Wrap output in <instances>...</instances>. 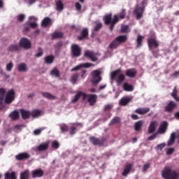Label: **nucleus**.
<instances>
[{
  "label": "nucleus",
  "mask_w": 179,
  "mask_h": 179,
  "mask_svg": "<svg viewBox=\"0 0 179 179\" xmlns=\"http://www.w3.org/2000/svg\"><path fill=\"white\" fill-rule=\"evenodd\" d=\"M125 16H127V10H125V8H122L118 15H115L113 16V13H109L103 16V20L106 26H109L110 31H113L114 30V27H115V24L120 22V19L122 20Z\"/></svg>",
  "instance_id": "obj_1"
},
{
  "label": "nucleus",
  "mask_w": 179,
  "mask_h": 179,
  "mask_svg": "<svg viewBox=\"0 0 179 179\" xmlns=\"http://www.w3.org/2000/svg\"><path fill=\"white\" fill-rule=\"evenodd\" d=\"M128 36L127 35H120L117 36L109 45L110 50H115L118 48L121 44L127 43Z\"/></svg>",
  "instance_id": "obj_2"
},
{
  "label": "nucleus",
  "mask_w": 179,
  "mask_h": 179,
  "mask_svg": "<svg viewBox=\"0 0 179 179\" xmlns=\"http://www.w3.org/2000/svg\"><path fill=\"white\" fill-rule=\"evenodd\" d=\"M162 177L164 179H178L179 174L171 168L166 166L162 171Z\"/></svg>",
  "instance_id": "obj_3"
},
{
  "label": "nucleus",
  "mask_w": 179,
  "mask_h": 179,
  "mask_svg": "<svg viewBox=\"0 0 179 179\" xmlns=\"http://www.w3.org/2000/svg\"><path fill=\"white\" fill-rule=\"evenodd\" d=\"M122 72L120 69H118L110 73L111 80H116V83L120 85L125 80V75L121 73Z\"/></svg>",
  "instance_id": "obj_4"
},
{
  "label": "nucleus",
  "mask_w": 179,
  "mask_h": 179,
  "mask_svg": "<svg viewBox=\"0 0 179 179\" xmlns=\"http://www.w3.org/2000/svg\"><path fill=\"white\" fill-rule=\"evenodd\" d=\"M141 5L143 7L137 5L133 11L134 15H136V19L137 20H141L143 17V13L145 12V1H141Z\"/></svg>",
  "instance_id": "obj_5"
},
{
  "label": "nucleus",
  "mask_w": 179,
  "mask_h": 179,
  "mask_svg": "<svg viewBox=\"0 0 179 179\" xmlns=\"http://www.w3.org/2000/svg\"><path fill=\"white\" fill-rule=\"evenodd\" d=\"M90 141L91 143L94 144V146H104V143L107 142V138L106 137L97 138L94 136L90 137Z\"/></svg>",
  "instance_id": "obj_6"
},
{
  "label": "nucleus",
  "mask_w": 179,
  "mask_h": 179,
  "mask_svg": "<svg viewBox=\"0 0 179 179\" xmlns=\"http://www.w3.org/2000/svg\"><path fill=\"white\" fill-rule=\"evenodd\" d=\"M71 52L73 58H78L82 55V48L78 44H73L71 46Z\"/></svg>",
  "instance_id": "obj_7"
},
{
  "label": "nucleus",
  "mask_w": 179,
  "mask_h": 179,
  "mask_svg": "<svg viewBox=\"0 0 179 179\" xmlns=\"http://www.w3.org/2000/svg\"><path fill=\"white\" fill-rule=\"evenodd\" d=\"M97 55L100 57V53H96L92 50H86L84 52V56L86 57L87 58H90V59H91L92 62H96L99 61V58H97Z\"/></svg>",
  "instance_id": "obj_8"
},
{
  "label": "nucleus",
  "mask_w": 179,
  "mask_h": 179,
  "mask_svg": "<svg viewBox=\"0 0 179 179\" xmlns=\"http://www.w3.org/2000/svg\"><path fill=\"white\" fill-rule=\"evenodd\" d=\"M20 47L24 50H30L31 48V42L27 38H22L19 42Z\"/></svg>",
  "instance_id": "obj_9"
},
{
  "label": "nucleus",
  "mask_w": 179,
  "mask_h": 179,
  "mask_svg": "<svg viewBox=\"0 0 179 179\" xmlns=\"http://www.w3.org/2000/svg\"><path fill=\"white\" fill-rule=\"evenodd\" d=\"M92 82L94 85H96L97 83H99L100 81L101 80V72L99 70H94L92 73Z\"/></svg>",
  "instance_id": "obj_10"
},
{
  "label": "nucleus",
  "mask_w": 179,
  "mask_h": 179,
  "mask_svg": "<svg viewBox=\"0 0 179 179\" xmlns=\"http://www.w3.org/2000/svg\"><path fill=\"white\" fill-rule=\"evenodd\" d=\"M15 90L12 89L8 91L5 98V103L6 104H10V103L15 100Z\"/></svg>",
  "instance_id": "obj_11"
},
{
  "label": "nucleus",
  "mask_w": 179,
  "mask_h": 179,
  "mask_svg": "<svg viewBox=\"0 0 179 179\" xmlns=\"http://www.w3.org/2000/svg\"><path fill=\"white\" fill-rule=\"evenodd\" d=\"M177 108V103L174 101H170L167 106H165V111L166 113H173Z\"/></svg>",
  "instance_id": "obj_12"
},
{
  "label": "nucleus",
  "mask_w": 179,
  "mask_h": 179,
  "mask_svg": "<svg viewBox=\"0 0 179 179\" xmlns=\"http://www.w3.org/2000/svg\"><path fill=\"white\" fill-rule=\"evenodd\" d=\"M90 66H94V64L92 63H83L80 64L76 67H73V69H71V72H75L76 71H79V69H82V68H90Z\"/></svg>",
  "instance_id": "obj_13"
},
{
  "label": "nucleus",
  "mask_w": 179,
  "mask_h": 179,
  "mask_svg": "<svg viewBox=\"0 0 179 179\" xmlns=\"http://www.w3.org/2000/svg\"><path fill=\"white\" fill-rule=\"evenodd\" d=\"M148 45V48L150 50H152L153 47L155 48H157L159 47V42L156 40L155 38H149L147 41Z\"/></svg>",
  "instance_id": "obj_14"
},
{
  "label": "nucleus",
  "mask_w": 179,
  "mask_h": 179,
  "mask_svg": "<svg viewBox=\"0 0 179 179\" xmlns=\"http://www.w3.org/2000/svg\"><path fill=\"white\" fill-rule=\"evenodd\" d=\"M15 159L20 162H22V160H28V159H30V154L27 152L19 153L15 156Z\"/></svg>",
  "instance_id": "obj_15"
},
{
  "label": "nucleus",
  "mask_w": 179,
  "mask_h": 179,
  "mask_svg": "<svg viewBox=\"0 0 179 179\" xmlns=\"http://www.w3.org/2000/svg\"><path fill=\"white\" fill-rule=\"evenodd\" d=\"M32 178H41L44 176V171L42 169H38L32 171Z\"/></svg>",
  "instance_id": "obj_16"
},
{
  "label": "nucleus",
  "mask_w": 179,
  "mask_h": 179,
  "mask_svg": "<svg viewBox=\"0 0 179 179\" xmlns=\"http://www.w3.org/2000/svg\"><path fill=\"white\" fill-rule=\"evenodd\" d=\"M87 101L90 103V106H94V104L97 103V96L92 94H88Z\"/></svg>",
  "instance_id": "obj_17"
},
{
  "label": "nucleus",
  "mask_w": 179,
  "mask_h": 179,
  "mask_svg": "<svg viewBox=\"0 0 179 179\" xmlns=\"http://www.w3.org/2000/svg\"><path fill=\"white\" fill-rule=\"evenodd\" d=\"M71 125H73V127H70V135H75V134H76V128L79 127L82 128L83 127V125L82 124V123H79V122H76V123H73L71 124Z\"/></svg>",
  "instance_id": "obj_18"
},
{
  "label": "nucleus",
  "mask_w": 179,
  "mask_h": 179,
  "mask_svg": "<svg viewBox=\"0 0 179 179\" xmlns=\"http://www.w3.org/2000/svg\"><path fill=\"white\" fill-rule=\"evenodd\" d=\"M48 148H50V143H41L37 148L38 152H45V150H48Z\"/></svg>",
  "instance_id": "obj_19"
},
{
  "label": "nucleus",
  "mask_w": 179,
  "mask_h": 179,
  "mask_svg": "<svg viewBox=\"0 0 179 179\" xmlns=\"http://www.w3.org/2000/svg\"><path fill=\"white\" fill-rule=\"evenodd\" d=\"M21 50L22 48L17 44H12L8 47V51L10 52H19Z\"/></svg>",
  "instance_id": "obj_20"
},
{
  "label": "nucleus",
  "mask_w": 179,
  "mask_h": 179,
  "mask_svg": "<svg viewBox=\"0 0 179 179\" xmlns=\"http://www.w3.org/2000/svg\"><path fill=\"white\" fill-rule=\"evenodd\" d=\"M169 127V123L167 121H164L159 126L158 129L159 134H166V131H167V127Z\"/></svg>",
  "instance_id": "obj_21"
},
{
  "label": "nucleus",
  "mask_w": 179,
  "mask_h": 179,
  "mask_svg": "<svg viewBox=\"0 0 179 179\" xmlns=\"http://www.w3.org/2000/svg\"><path fill=\"white\" fill-rule=\"evenodd\" d=\"M132 101V98L129 97V96H126V97H122L120 101H119V104L120 106H128V104H129V103H131V101Z\"/></svg>",
  "instance_id": "obj_22"
},
{
  "label": "nucleus",
  "mask_w": 179,
  "mask_h": 179,
  "mask_svg": "<svg viewBox=\"0 0 179 179\" xmlns=\"http://www.w3.org/2000/svg\"><path fill=\"white\" fill-rule=\"evenodd\" d=\"M157 127V121H152L148 127V134H153L156 131V127Z\"/></svg>",
  "instance_id": "obj_23"
},
{
  "label": "nucleus",
  "mask_w": 179,
  "mask_h": 179,
  "mask_svg": "<svg viewBox=\"0 0 179 179\" xmlns=\"http://www.w3.org/2000/svg\"><path fill=\"white\" fill-rule=\"evenodd\" d=\"M48 26H52V21L50 17H45L43 18L41 22L42 27H48Z\"/></svg>",
  "instance_id": "obj_24"
},
{
  "label": "nucleus",
  "mask_w": 179,
  "mask_h": 179,
  "mask_svg": "<svg viewBox=\"0 0 179 179\" xmlns=\"http://www.w3.org/2000/svg\"><path fill=\"white\" fill-rule=\"evenodd\" d=\"M125 73L126 76H128V78H135L138 73V71L136 69H129L126 71Z\"/></svg>",
  "instance_id": "obj_25"
},
{
  "label": "nucleus",
  "mask_w": 179,
  "mask_h": 179,
  "mask_svg": "<svg viewBox=\"0 0 179 179\" xmlns=\"http://www.w3.org/2000/svg\"><path fill=\"white\" fill-rule=\"evenodd\" d=\"M89 37V29L87 28H85L81 31V36L78 37V40L79 41H82V40H85V38H87Z\"/></svg>",
  "instance_id": "obj_26"
},
{
  "label": "nucleus",
  "mask_w": 179,
  "mask_h": 179,
  "mask_svg": "<svg viewBox=\"0 0 179 179\" xmlns=\"http://www.w3.org/2000/svg\"><path fill=\"white\" fill-rule=\"evenodd\" d=\"M150 111V108H138L135 110L136 114H139V115H145V114H148Z\"/></svg>",
  "instance_id": "obj_27"
},
{
  "label": "nucleus",
  "mask_w": 179,
  "mask_h": 179,
  "mask_svg": "<svg viewBox=\"0 0 179 179\" xmlns=\"http://www.w3.org/2000/svg\"><path fill=\"white\" fill-rule=\"evenodd\" d=\"M131 170H132V164H127L124 169L123 172L122 173V176L123 177H127L128 174L131 172Z\"/></svg>",
  "instance_id": "obj_28"
},
{
  "label": "nucleus",
  "mask_w": 179,
  "mask_h": 179,
  "mask_svg": "<svg viewBox=\"0 0 179 179\" xmlns=\"http://www.w3.org/2000/svg\"><path fill=\"white\" fill-rule=\"evenodd\" d=\"M20 111L22 120H29V118H30V115H31V114L29 110H26L24 109H20Z\"/></svg>",
  "instance_id": "obj_29"
},
{
  "label": "nucleus",
  "mask_w": 179,
  "mask_h": 179,
  "mask_svg": "<svg viewBox=\"0 0 179 179\" xmlns=\"http://www.w3.org/2000/svg\"><path fill=\"white\" fill-rule=\"evenodd\" d=\"M30 177V171L29 169H26L22 171L20 175V179H29Z\"/></svg>",
  "instance_id": "obj_30"
},
{
  "label": "nucleus",
  "mask_w": 179,
  "mask_h": 179,
  "mask_svg": "<svg viewBox=\"0 0 179 179\" xmlns=\"http://www.w3.org/2000/svg\"><path fill=\"white\" fill-rule=\"evenodd\" d=\"M142 127H143V121L139 120L136 122L134 124V129L136 132H139L142 129Z\"/></svg>",
  "instance_id": "obj_31"
},
{
  "label": "nucleus",
  "mask_w": 179,
  "mask_h": 179,
  "mask_svg": "<svg viewBox=\"0 0 179 179\" xmlns=\"http://www.w3.org/2000/svg\"><path fill=\"white\" fill-rule=\"evenodd\" d=\"M9 117L13 121H16V120H19L20 117L19 112L17 110H13L10 113Z\"/></svg>",
  "instance_id": "obj_32"
},
{
  "label": "nucleus",
  "mask_w": 179,
  "mask_h": 179,
  "mask_svg": "<svg viewBox=\"0 0 179 179\" xmlns=\"http://www.w3.org/2000/svg\"><path fill=\"white\" fill-rule=\"evenodd\" d=\"M55 59V56L50 55L49 56H47L45 58V64H48V65H51V64H54Z\"/></svg>",
  "instance_id": "obj_33"
},
{
  "label": "nucleus",
  "mask_w": 179,
  "mask_h": 179,
  "mask_svg": "<svg viewBox=\"0 0 179 179\" xmlns=\"http://www.w3.org/2000/svg\"><path fill=\"white\" fill-rule=\"evenodd\" d=\"M18 72H27V65L26 63H20L17 66Z\"/></svg>",
  "instance_id": "obj_34"
},
{
  "label": "nucleus",
  "mask_w": 179,
  "mask_h": 179,
  "mask_svg": "<svg viewBox=\"0 0 179 179\" xmlns=\"http://www.w3.org/2000/svg\"><path fill=\"white\" fill-rule=\"evenodd\" d=\"M62 37H64V33H62L61 31H55L52 34V40H57L58 38H62Z\"/></svg>",
  "instance_id": "obj_35"
},
{
  "label": "nucleus",
  "mask_w": 179,
  "mask_h": 179,
  "mask_svg": "<svg viewBox=\"0 0 179 179\" xmlns=\"http://www.w3.org/2000/svg\"><path fill=\"white\" fill-rule=\"evenodd\" d=\"M5 179H17V178L16 177V172H6L5 173Z\"/></svg>",
  "instance_id": "obj_36"
},
{
  "label": "nucleus",
  "mask_w": 179,
  "mask_h": 179,
  "mask_svg": "<svg viewBox=\"0 0 179 179\" xmlns=\"http://www.w3.org/2000/svg\"><path fill=\"white\" fill-rule=\"evenodd\" d=\"M5 179H17V178L16 177V172H6L5 173Z\"/></svg>",
  "instance_id": "obj_37"
},
{
  "label": "nucleus",
  "mask_w": 179,
  "mask_h": 179,
  "mask_svg": "<svg viewBox=\"0 0 179 179\" xmlns=\"http://www.w3.org/2000/svg\"><path fill=\"white\" fill-rule=\"evenodd\" d=\"M41 94L45 99H48V100H55L57 99V96L48 93V92H41Z\"/></svg>",
  "instance_id": "obj_38"
},
{
  "label": "nucleus",
  "mask_w": 179,
  "mask_h": 179,
  "mask_svg": "<svg viewBox=\"0 0 179 179\" xmlns=\"http://www.w3.org/2000/svg\"><path fill=\"white\" fill-rule=\"evenodd\" d=\"M171 96L176 100V101L179 102V96H178V92L177 91V87H175L173 90Z\"/></svg>",
  "instance_id": "obj_39"
},
{
  "label": "nucleus",
  "mask_w": 179,
  "mask_h": 179,
  "mask_svg": "<svg viewBox=\"0 0 179 179\" xmlns=\"http://www.w3.org/2000/svg\"><path fill=\"white\" fill-rule=\"evenodd\" d=\"M123 90L125 92H134V86L129 85L128 83H124L123 85Z\"/></svg>",
  "instance_id": "obj_40"
},
{
  "label": "nucleus",
  "mask_w": 179,
  "mask_h": 179,
  "mask_svg": "<svg viewBox=\"0 0 179 179\" xmlns=\"http://www.w3.org/2000/svg\"><path fill=\"white\" fill-rule=\"evenodd\" d=\"M175 142H176V133H172L171 134L169 140L167 142V146H171L172 145H174Z\"/></svg>",
  "instance_id": "obj_41"
},
{
  "label": "nucleus",
  "mask_w": 179,
  "mask_h": 179,
  "mask_svg": "<svg viewBox=\"0 0 179 179\" xmlns=\"http://www.w3.org/2000/svg\"><path fill=\"white\" fill-rule=\"evenodd\" d=\"M50 75L55 78H59L61 76V73H59V70H58V69L54 68L50 71Z\"/></svg>",
  "instance_id": "obj_42"
},
{
  "label": "nucleus",
  "mask_w": 179,
  "mask_h": 179,
  "mask_svg": "<svg viewBox=\"0 0 179 179\" xmlns=\"http://www.w3.org/2000/svg\"><path fill=\"white\" fill-rule=\"evenodd\" d=\"M56 9L58 12H62V10H64V3H62V1L59 0L57 1Z\"/></svg>",
  "instance_id": "obj_43"
},
{
  "label": "nucleus",
  "mask_w": 179,
  "mask_h": 179,
  "mask_svg": "<svg viewBox=\"0 0 179 179\" xmlns=\"http://www.w3.org/2000/svg\"><path fill=\"white\" fill-rule=\"evenodd\" d=\"M6 90L4 88H0V106L3 104V98L5 97Z\"/></svg>",
  "instance_id": "obj_44"
},
{
  "label": "nucleus",
  "mask_w": 179,
  "mask_h": 179,
  "mask_svg": "<svg viewBox=\"0 0 179 179\" xmlns=\"http://www.w3.org/2000/svg\"><path fill=\"white\" fill-rule=\"evenodd\" d=\"M80 94V91L78 92L74 96L73 99L71 100V103H73V104H75V103H78V101H79V99H80L81 97Z\"/></svg>",
  "instance_id": "obj_45"
},
{
  "label": "nucleus",
  "mask_w": 179,
  "mask_h": 179,
  "mask_svg": "<svg viewBox=\"0 0 179 179\" xmlns=\"http://www.w3.org/2000/svg\"><path fill=\"white\" fill-rule=\"evenodd\" d=\"M144 37L141 35H138L136 38V43H137V48H139V47H142V42L143 41Z\"/></svg>",
  "instance_id": "obj_46"
},
{
  "label": "nucleus",
  "mask_w": 179,
  "mask_h": 179,
  "mask_svg": "<svg viewBox=\"0 0 179 179\" xmlns=\"http://www.w3.org/2000/svg\"><path fill=\"white\" fill-rule=\"evenodd\" d=\"M120 122H121V119L118 117H115L111 120L109 125H115V124H120Z\"/></svg>",
  "instance_id": "obj_47"
},
{
  "label": "nucleus",
  "mask_w": 179,
  "mask_h": 179,
  "mask_svg": "<svg viewBox=\"0 0 179 179\" xmlns=\"http://www.w3.org/2000/svg\"><path fill=\"white\" fill-rule=\"evenodd\" d=\"M31 115L36 118V117H40L41 115V111L40 110H34L31 113Z\"/></svg>",
  "instance_id": "obj_48"
},
{
  "label": "nucleus",
  "mask_w": 179,
  "mask_h": 179,
  "mask_svg": "<svg viewBox=\"0 0 179 179\" xmlns=\"http://www.w3.org/2000/svg\"><path fill=\"white\" fill-rule=\"evenodd\" d=\"M78 79H79V74L78 73H76L71 76V82H72V83L75 84V83H76V81L78 80Z\"/></svg>",
  "instance_id": "obj_49"
},
{
  "label": "nucleus",
  "mask_w": 179,
  "mask_h": 179,
  "mask_svg": "<svg viewBox=\"0 0 179 179\" xmlns=\"http://www.w3.org/2000/svg\"><path fill=\"white\" fill-rule=\"evenodd\" d=\"M102 27H103V24L101 22H99L94 27V31H100V29Z\"/></svg>",
  "instance_id": "obj_50"
},
{
  "label": "nucleus",
  "mask_w": 179,
  "mask_h": 179,
  "mask_svg": "<svg viewBox=\"0 0 179 179\" xmlns=\"http://www.w3.org/2000/svg\"><path fill=\"white\" fill-rule=\"evenodd\" d=\"M13 69V62H10L6 65V71H8V72H10Z\"/></svg>",
  "instance_id": "obj_51"
},
{
  "label": "nucleus",
  "mask_w": 179,
  "mask_h": 179,
  "mask_svg": "<svg viewBox=\"0 0 179 179\" xmlns=\"http://www.w3.org/2000/svg\"><path fill=\"white\" fill-rule=\"evenodd\" d=\"M60 129L62 132H66L69 129V127L66 124H62L60 126Z\"/></svg>",
  "instance_id": "obj_52"
},
{
  "label": "nucleus",
  "mask_w": 179,
  "mask_h": 179,
  "mask_svg": "<svg viewBox=\"0 0 179 179\" xmlns=\"http://www.w3.org/2000/svg\"><path fill=\"white\" fill-rule=\"evenodd\" d=\"M166 146L165 143H161L158 144L156 147L155 149L156 150H163L164 148Z\"/></svg>",
  "instance_id": "obj_53"
},
{
  "label": "nucleus",
  "mask_w": 179,
  "mask_h": 179,
  "mask_svg": "<svg viewBox=\"0 0 179 179\" xmlns=\"http://www.w3.org/2000/svg\"><path fill=\"white\" fill-rule=\"evenodd\" d=\"M129 29V27L128 25H124L121 28V32L122 33H128Z\"/></svg>",
  "instance_id": "obj_54"
},
{
  "label": "nucleus",
  "mask_w": 179,
  "mask_h": 179,
  "mask_svg": "<svg viewBox=\"0 0 179 179\" xmlns=\"http://www.w3.org/2000/svg\"><path fill=\"white\" fill-rule=\"evenodd\" d=\"M62 45H64V43H62V41H59L55 45V48H57V50H61Z\"/></svg>",
  "instance_id": "obj_55"
},
{
  "label": "nucleus",
  "mask_w": 179,
  "mask_h": 179,
  "mask_svg": "<svg viewBox=\"0 0 179 179\" xmlns=\"http://www.w3.org/2000/svg\"><path fill=\"white\" fill-rule=\"evenodd\" d=\"M24 19H26V15H24V14H20L17 16L18 22H24Z\"/></svg>",
  "instance_id": "obj_56"
},
{
  "label": "nucleus",
  "mask_w": 179,
  "mask_h": 179,
  "mask_svg": "<svg viewBox=\"0 0 179 179\" xmlns=\"http://www.w3.org/2000/svg\"><path fill=\"white\" fill-rule=\"evenodd\" d=\"M38 51L39 52L38 53H36L35 55V57H36V58H40V57H43V54H44L41 48H38Z\"/></svg>",
  "instance_id": "obj_57"
},
{
  "label": "nucleus",
  "mask_w": 179,
  "mask_h": 179,
  "mask_svg": "<svg viewBox=\"0 0 179 179\" xmlns=\"http://www.w3.org/2000/svg\"><path fill=\"white\" fill-rule=\"evenodd\" d=\"M43 131V129H35L33 133L34 135L38 136L41 134V131Z\"/></svg>",
  "instance_id": "obj_58"
},
{
  "label": "nucleus",
  "mask_w": 179,
  "mask_h": 179,
  "mask_svg": "<svg viewBox=\"0 0 179 179\" xmlns=\"http://www.w3.org/2000/svg\"><path fill=\"white\" fill-rule=\"evenodd\" d=\"M52 147L53 149H58L59 148V143L58 141H53Z\"/></svg>",
  "instance_id": "obj_59"
},
{
  "label": "nucleus",
  "mask_w": 179,
  "mask_h": 179,
  "mask_svg": "<svg viewBox=\"0 0 179 179\" xmlns=\"http://www.w3.org/2000/svg\"><path fill=\"white\" fill-rule=\"evenodd\" d=\"M157 138V133H155L148 138V141H153Z\"/></svg>",
  "instance_id": "obj_60"
},
{
  "label": "nucleus",
  "mask_w": 179,
  "mask_h": 179,
  "mask_svg": "<svg viewBox=\"0 0 179 179\" xmlns=\"http://www.w3.org/2000/svg\"><path fill=\"white\" fill-rule=\"evenodd\" d=\"M150 168V164L148 163L145 164L143 166V173H145L147 171V170H148V169Z\"/></svg>",
  "instance_id": "obj_61"
},
{
  "label": "nucleus",
  "mask_w": 179,
  "mask_h": 179,
  "mask_svg": "<svg viewBox=\"0 0 179 179\" xmlns=\"http://www.w3.org/2000/svg\"><path fill=\"white\" fill-rule=\"evenodd\" d=\"M75 7L76 10H82V5L80 4L79 2H76Z\"/></svg>",
  "instance_id": "obj_62"
},
{
  "label": "nucleus",
  "mask_w": 179,
  "mask_h": 179,
  "mask_svg": "<svg viewBox=\"0 0 179 179\" xmlns=\"http://www.w3.org/2000/svg\"><path fill=\"white\" fill-rule=\"evenodd\" d=\"M173 153H174V148H169L166 151V155H173Z\"/></svg>",
  "instance_id": "obj_63"
},
{
  "label": "nucleus",
  "mask_w": 179,
  "mask_h": 179,
  "mask_svg": "<svg viewBox=\"0 0 179 179\" xmlns=\"http://www.w3.org/2000/svg\"><path fill=\"white\" fill-rule=\"evenodd\" d=\"M113 108V106L110 104L106 105L104 107V111H110Z\"/></svg>",
  "instance_id": "obj_64"
}]
</instances>
